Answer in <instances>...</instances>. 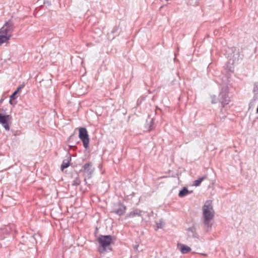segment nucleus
I'll return each instance as SVG.
<instances>
[{
	"label": "nucleus",
	"mask_w": 258,
	"mask_h": 258,
	"mask_svg": "<svg viewBox=\"0 0 258 258\" xmlns=\"http://www.w3.org/2000/svg\"><path fill=\"white\" fill-rule=\"evenodd\" d=\"M162 224L161 223H157V227L158 228H162Z\"/></svg>",
	"instance_id": "nucleus-21"
},
{
	"label": "nucleus",
	"mask_w": 258,
	"mask_h": 258,
	"mask_svg": "<svg viewBox=\"0 0 258 258\" xmlns=\"http://www.w3.org/2000/svg\"><path fill=\"white\" fill-rule=\"evenodd\" d=\"M115 30H112V31H111V33H115Z\"/></svg>",
	"instance_id": "nucleus-24"
},
{
	"label": "nucleus",
	"mask_w": 258,
	"mask_h": 258,
	"mask_svg": "<svg viewBox=\"0 0 258 258\" xmlns=\"http://www.w3.org/2000/svg\"><path fill=\"white\" fill-rule=\"evenodd\" d=\"M71 160V158L69 156L67 159H64L61 165V169L63 170L64 169L68 168L70 165V162Z\"/></svg>",
	"instance_id": "nucleus-11"
},
{
	"label": "nucleus",
	"mask_w": 258,
	"mask_h": 258,
	"mask_svg": "<svg viewBox=\"0 0 258 258\" xmlns=\"http://www.w3.org/2000/svg\"><path fill=\"white\" fill-rule=\"evenodd\" d=\"M79 137L83 142L84 147L87 149L89 147V138L86 128L81 127L79 128Z\"/></svg>",
	"instance_id": "nucleus-5"
},
{
	"label": "nucleus",
	"mask_w": 258,
	"mask_h": 258,
	"mask_svg": "<svg viewBox=\"0 0 258 258\" xmlns=\"http://www.w3.org/2000/svg\"><path fill=\"white\" fill-rule=\"evenodd\" d=\"M230 98L228 95V88L227 86H224L219 94V102L221 103L222 107L229 104Z\"/></svg>",
	"instance_id": "nucleus-4"
},
{
	"label": "nucleus",
	"mask_w": 258,
	"mask_h": 258,
	"mask_svg": "<svg viewBox=\"0 0 258 258\" xmlns=\"http://www.w3.org/2000/svg\"><path fill=\"white\" fill-rule=\"evenodd\" d=\"M187 239L193 238L195 239V241L198 242V240H199V236L198 234L196 232V228L194 227H189L187 230Z\"/></svg>",
	"instance_id": "nucleus-8"
},
{
	"label": "nucleus",
	"mask_w": 258,
	"mask_h": 258,
	"mask_svg": "<svg viewBox=\"0 0 258 258\" xmlns=\"http://www.w3.org/2000/svg\"><path fill=\"white\" fill-rule=\"evenodd\" d=\"M139 246V245H136L134 246V249H136V250H137L138 249V247Z\"/></svg>",
	"instance_id": "nucleus-22"
},
{
	"label": "nucleus",
	"mask_w": 258,
	"mask_h": 258,
	"mask_svg": "<svg viewBox=\"0 0 258 258\" xmlns=\"http://www.w3.org/2000/svg\"><path fill=\"white\" fill-rule=\"evenodd\" d=\"M84 174L90 178L92 177V174L94 171V168H92V164L90 162L86 163L83 166Z\"/></svg>",
	"instance_id": "nucleus-7"
},
{
	"label": "nucleus",
	"mask_w": 258,
	"mask_h": 258,
	"mask_svg": "<svg viewBox=\"0 0 258 258\" xmlns=\"http://www.w3.org/2000/svg\"><path fill=\"white\" fill-rule=\"evenodd\" d=\"M212 101L211 102L213 104H215L219 101V97L217 98L216 96L214 95L211 97Z\"/></svg>",
	"instance_id": "nucleus-18"
},
{
	"label": "nucleus",
	"mask_w": 258,
	"mask_h": 258,
	"mask_svg": "<svg viewBox=\"0 0 258 258\" xmlns=\"http://www.w3.org/2000/svg\"><path fill=\"white\" fill-rule=\"evenodd\" d=\"M81 183V180L78 177H77L75 180H74L72 182V185L74 186H77L79 185Z\"/></svg>",
	"instance_id": "nucleus-16"
},
{
	"label": "nucleus",
	"mask_w": 258,
	"mask_h": 258,
	"mask_svg": "<svg viewBox=\"0 0 258 258\" xmlns=\"http://www.w3.org/2000/svg\"><path fill=\"white\" fill-rule=\"evenodd\" d=\"M98 241L100 244L98 250L100 253H104L108 249L111 250L109 247L110 244L112 242V237L110 235H100L98 238Z\"/></svg>",
	"instance_id": "nucleus-3"
},
{
	"label": "nucleus",
	"mask_w": 258,
	"mask_h": 258,
	"mask_svg": "<svg viewBox=\"0 0 258 258\" xmlns=\"http://www.w3.org/2000/svg\"><path fill=\"white\" fill-rule=\"evenodd\" d=\"M203 223L205 225L207 228L211 227V225L210 224V222L214 219L215 216V212L211 201H207L203 206Z\"/></svg>",
	"instance_id": "nucleus-1"
},
{
	"label": "nucleus",
	"mask_w": 258,
	"mask_h": 258,
	"mask_svg": "<svg viewBox=\"0 0 258 258\" xmlns=\"http://www.w3.org/2000/svg\"><path fill=\"white\" fill-rule=\"evenodd\" d=\"M253 91L257 92L258 91V83H256L254 84V86L253 88Z\"/></svg>",
	"instance_id": "nucleus-19"
},
{
	"label": "nucleus",
	"mask_w": 258,
	"mask_h": 258,
	"mask_svg": "<svg viewBox=\"0 0 258 258\" xmlns=\"http://www.w3.org/2000/svg\"><path fill=\"white\" fill-rule=\"evenodd\" d=\"M14 30V23L12 21H9L5 23L0 29V45L10 39Z\"/></svg>",
	"instance_id": "nucleus-2"
},
{
	"label": "nucleus",
	"mask_w": 258,
	"mask_h": 258,
	"mask_svg": "<svg viewBox=\"0 0 258 258\" xmlns=\"http://www.w3.org/2000/svg\"><path fill=\"white\" fill-rule=\"evenodd\" d=\"M24 85H22L21 86H20L15 91H17V94L24 87Z\"/></svg>",
	"instance_id": "nucleus-20"
},
{
	"label": "nucleus",
	"mask_w": 258,
	"mask_h": 258,
	"mask_svg": "<svg viewBox=\"0 0 258 258\" xmlns=\"http://www.w3.org/2000/svg\"><path fill=\"white\" fill-rule=\"evenodd\" d=\"M117 206L118 208L117 209H114L112 212L114 213L119 216L123 215L126 210V207L120 203L118 204Z\"/></svg>",
	"instance_id": "nucleus-9"
},
{
	"label": "nucleus",
	"mask_w": 258,
	"mask_h": 258,
	"mask_svg": "<svg viewBox=\"0 0 258 258\" xmlns=\"http://www.w3.org/2000/svg\"><path fill=\"white\" fill-rule=\"evenodd\" d=\"M150 130H152L151 126H150Z\"/></svg>",
	"instance_id": "nucleus-25"
},
{
	"label": "nucleus",
	"mask_w": 258,
	"mask_h": 258,
	"mask_svg": "<svg viewBox=\"0 0 258 258\" xmlns=\"http://www.w3.org/2000/svg\"><path fill=\"white\" fill-rule=\"evenodd\" d=\"M189 191L187 189V188L185 187H183L181 190H180L178 196L179 197L182 198L185 196Z\"/></svg>",
	"instance_id": "nucleus-14"
},
{
	"label": "nucleus",
	"mask_w": 258,
	"mask_h": 258,
	"mask_svg": "<svg viewBox=\"0 0 258 258\" xmlns=\"http://www.w3.org/2000/svg\"><path fill=\"white\" fill-rule=\"evenodd\" d=\"M17 94V91H15L11 96L9 102L11 104H13V100H15L16 98V95Z\"/></svg>",
	"instance_id": "nucleus-17"
},
{
	"label": "nucleus",
	"mask_w": 258,
	"mask_h": 258,
	"mask_svg": "<svg viewBox=\"0 0 258 258\" xmlns=\"http://www.w3.org/2000/svg\"><path fill=\"white\" fill-rule=\"evenodd\" d=\"M12 119L10 115L3 114L0 113V123L6 131L10 130V124Z\"/></svg>",
	"instance_id": "nucleus-6"
},
{
	"label": "nucleus",
	"mask_w": 258,
	"mask_h": 258,
	"mask_svg": "<svg viewBox=\"0 0 258 258\" xmlns=\"http://www.w3.org/2000/svg\"><path fill=\"white\" fill-rule=\"evenodd\" d=\"M73 135L69 137V139H68L69 141H71V140H72V139H73Z\"/></svg>",
	"instance_id": "nucleus-23"
},
{
	"label": "nucleus",
	"mask_w": 258,
	"mask_h": 258,
	"mask_svg": "<svg viewBox=\"0 0 258 258\" xmlns=\"http://www.w3.org/2000/svg\"><path fill=\"white\" fill-rule=\"evenodd\" d=\"M206 179V176H203L199 178L198 179L194 181V185L196 186H199L201 182Z\"/></svg>",
	"instance_id": "nucleus-15"
},
{
	"label": "nucleus",
	"mask_w": 258,
	"mask_h": 258,
	"mask_svg": "<svg viewBox=\"0 0 258 258\" xmlns=\"http://www.w3.org/2000/svg\"><path fill=\"white\" fill-rule=\"evenodd\" d=\"M142 213V211L138 209H136L134 210L133 211L131 212L129 214L128 216L130 217H135L136 216H141Z\"/></svg>",
	"instance_id": "nucleus-12"
},
{
	"label": "nucleus",
	"mask_w": 258,
	"mask_h": 258,
	"mask_svg": "<svg viewBox=\"0 0 258 258\" xmlns=\"http://www.w3.org/2000/svg\"><path fill=\"white\" fill-rule=\"evenodd\" d=\"M27 240H24L25 242V244H26L28 248H31L32 245H33L35 243V239L33 235L29 236L28 237H26Z\"/></svg>",
	"instance_id": "nucleus-10"
},
{
	"label": "nucleus",
	"mask_w": 258,
	"mask_h": 258,
	"mask_svg": "<svg viewBox=\"0 0 258 258\" xmlns=\"http://www.w3.org/2000/svg\"><path fill=\"white\" fill-rule=\"evenodd\" d=\"M191 250V248L185 245L182 244L180 247V251L182 253L185 254L189 252Z\"/></svg>",
	"instance_id": "nucleus-13"
}]
</instances>
